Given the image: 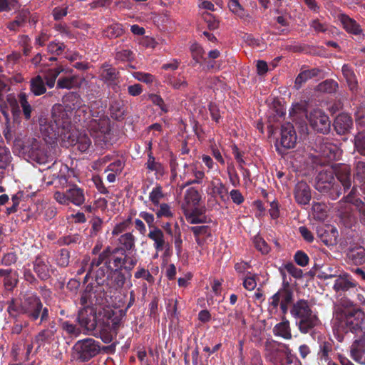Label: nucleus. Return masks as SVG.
Here are the masks:
<instances>
[{
	"instance_id": "052dcab7",
	"label": "nucleus",
	"mask_w": 365,
	"mask_h": 365,
	"mask_svg": "<svg viewBox=\"0 0 365 365\" xmlns=\"http://www.w3.org/2000/svg\"><path fill=\"white\" fill-rule=\"evenodd\" d=\"M113 254H116L115 252H114V249L110 247V246L106 247L102 252H101L98 255V258L101 259V262L103 263H105V267H110V257Z\"/></svg>"
},
{
	"instance_id": "79ce46f5",
	"label": "nucleus",
	"mask_w": 365,
	"mask_h": 365,
	"mask_svg": "<svg viewBox=\"0 0 365 365\" xmlns=\"http://www.w3.org/2000/svg\"><path fill=\"white\" fill-rule=\"evenodd\" d=\"M130 252H125L123 254H119L121 255L123 259V269L129 273L130 277H131L130 272L133 269L138 263V259L135 256L129 255Z\"/></svg>"
},
{
	"instance_id": "5701e85b",
	"label": "nucleus",
	"mask_w": 365,
	"mask_h": 365,
	"mask_svg": "<svg viewBox=\"0 0 365 365\" xmlns=\"http://www.w3.org/2000/svg\"><path fill=\"white\" fill-rule=\"evenodd\" d=\"M109 267H99L95 272L93 279L96 283V288L99 289V292H105L106 290H108L110 288V284L109 282L110 275L107 274ZM91 277L93 278L91 276Z\"/></svg>"
},
{
	"instance_id": "f03ea898",
	"label": "nucleus",
	"mask_w": 365,
	"mask_h": 365,
	"mask_svg": "<svg viewBox=\"0 0 365 365\" xmlns=\"http://www.w3.org/2000/svg\"><path fill=\"white\" fill-rule=\"evenodd\" d=\"M290 314L297 319L296 324L302 334L309 333L319 322V318L313 313L308 301L305 299H299L294 303Z\"/></svg>"
},
{
	"instance_id": "0eeeda50",
	"label": "nucleus",
	"mask_w": 365,
	"mask_h": 365,
	"mask_svg": "<svg viewBox=\"0 0 365 365\" xmlns=\"http://www.w3.org/2000/svg\"><path fill=\"white\" fill-rule=\"evenodd\" d=\"M310 126L317 132L326 134L331 128L329 116L320 109H314L307 115Z\"/></svg>"
},
{
	"instance_id": "de8ad7c7",
	"label": "nucleus",
	"mask_w": 365,
	"mask_h": 365,
	"mask_svg": "<svg viewBox=\"0 0 365 365\" xmlns=\"http://www.w3.org/2000/svg\"><path fill=\"white\" fill-rule=\"evenodd\" d=\"M336 271L329 265H319V271L317 277L321 279H327L333 277H336Z\"/></svg>"
},
{
	"instance_id": "393cba45",
	"label": "nucleus",
	"mask_w": 365,
	"mask_h": 365,
	"mask_svg": "<svg viewBox=\"0 0 365 365\" xmlns=\"http://www.w3.org/2000/svg\"><path fill=\"white\" fill-rule=\"evenodd\" d=\"M94 284L93 282H90L87 284L86 289L81 294V297L79 299V304L82 307L81 309H87L88 308H94V305L98 304V299H96V302H94L95 296H93L96 292H98V289L94 291Z\"/></svg>"
},
{
	"instance_id": "4468645a",
	"label": "nucleus",
	"mask_w": 365,
	"mask_h": 365,
	"mask_svg": "<svg viewBox=\"0 0 365 365\" xmlns=\"http://www.w3.org/2000/svg\"><path fill=\"white\" fill-rule=\"evenodd\" d=\"M294 292L288 282L283 281L282 287L271 297L269 305L277 309L279 303L291 304L293 302Z\"/></svg>"
},
{
	"instance_id": "6e6552de",
	"label": "nucleus",
	"mask_w": 365,
	"mask_h": 365,
	"mask_svg": "<svg viewBox=\"0 0 365 365\" xmlns=\"http://www.w3.org/2000/svg\"><path fill=\"white\" fill-rule=\"evenodd\" d=\"M354 194L355 187H353L351 192L337 202V209L341 213H343V210H346L348 205H354L359 213L361 223L365 226V197L364 201H363L359 198H356Z\"/></svg>"
},
{
	"instance_id": "c03bdc74",
	"label": "nucleus",
	"mask_w": 365,
	"mask_h": 365,
	"mask_svg": "<svg viewBox=\"0 0 365 365\" xmlns=\"http://www.w3.org/2000/svg\"><path fill=\"white\" fill-rule=\"evenodd\" d=\"M337 88H338L337 82L332 79L326 80V81L320 83L317 86V90L318 91L327 93H334L336 91Z\"/></svg>"
},
{
	"instance_id": "3c124183",
	"label": "nucleus",
	"mask_w": 365,
	"mask_h": 365,
	"mask_svg": "<svg viewBox=\"0 0 365 365\" xmlns=\"http://www.w3.org/2000/svg\"><path fill=\"white\" fill-rule=\"evenodd\" d=\"M81 235L79 234L68 235L61 237L57 240V245L59 246H68L71 244H76L81 242Z\"/></svg>"
},
{
	"instance_id": "7c9ffc66",
	"label": "nucleus",
	"mask_w": 365,
	"mask_h": 365,
	"mask_svg": "<svg viewBox=\"0 0 365 365\" xmlns=\"http://www.w3.org/2000/svg\"><path fill=\"white\" fill-rule=\"evenodd\" d=\"M152 143L148 144V160L145 163V168L151 172H155L156 175H163L164 173V168L162 163L157 161L153 155Z\"/></svg>"
},
{
	"instance_id": "c9c22d12",
	"label": "nucleus",
	"mask_w": 365,
	"mask_h": 365,
	"mask_svg": "<svg viewBox=\"0 0 365 365\" xmlns=\"http://www.w3.org/2000/svg\"><path fill=\"white\" fill-rule=\"evenodd\" d=\"M30 91L36 96H41L46 93V88L42 76L38 75L31 79Z\"/></svg>"
},
{
	"instance_id": "72a5a7b5",
	"label": "nucleus",
	"mask_w": 365,
	"mask_h": 365,
	"mask_svg": "<svg viewBox=\"0 0 365 365\" xmlns=\"http://www.w3.org/2000/svg\"><path fill=\"white\" fill-rule=\"evenodd\" d=\"M68 196L69 202H72L76 206H80L85 202L84 191L77 185H73L68 189Z\"/></svg>"
},
{
	"instance_id": "c85d7f7f",
	"label": "nucleus",
	"mask_w": 365,
	"mask_h": 365,
	"mask_svg": "<svg viewBox=\"0 0 365 365\" xmlns=\"http://www.w3.org/2000/svg\"><path fill=\"white\" fill-rule=\"evenodd\" d=\"M341 72L350 91L353 94H356L359 86L353 68L348 64H344L341 68Z\"/></svg>"
},
{
	"instance_id": "49530a36",
	"label": "nucleus",
	"mask_w": 365,
	"mask_h": 365,
	"mask_svg": "<svg viewBox=\"0 0 365 365\" xmlns=\"http://www.w3.org/2000/svg\"><path fill=\"white\" fill-rule=\"evenodd\" d=\"M253 244L256 250L262 255H267L271 250L267 242L259 235L254 237Z\"/></svg>"
},
{
	"instance_id": "b1692460",
	"label": "nucleus",
	"mask_w": 365,
	"mask_h": 365,
	"mask_svg": "<svg viewBox=\"0 0 365 365\" xmlns=\"http://www.w3.org/2000/svg\"><path fill=\"white\" fill-rule=\"evenodd\" d=\"M333 125L337 134L345 135L352 128V118L347 113H340L336 117Z\"/></svg>"
},
{
	"instance_id": "20e7f679",
	"label": "nucleus",
	"mask_w": 365,
	"mask_h": 365,
	"mask_svg": "<svg viewBox=\"0 0 365 365\" xmlns=\"http://www.w3.org/2000/svg\"><path fill=\"white\" fill-rule=\"evenodd\" d=\"M73 349L76 359L81 362L88 361L100 353V342L92 338L78 340L74 344Z\"/></svg>"
},
{
	"instance_id": "4c0bfd02",
	"label": "nucleus",
	"mask_w": 365,
	"mask_h": 365,
	"mask_svg": "<svg viewBox=\"0 0 365 365\" xmlns=\"http://www.w3.org/2000/svg\"><path fill=\"white\" fill-rule=\"evenodd\" d=\"M273 333L275 336H281L285 339H291L292 333L289 321L285 319L277 324L273 328Z\"/></svg>"
},
{
	"instance_id": "473e14b6",
	"label": "nucleus",
	"mask_w": 365,
	"mask_h": 365,
	"mask_svg": "<svg viewBox=\"0 0 365 365\" xmlns=\"http://www.w3.org/2000/svg\"><path fill=\"white\" fill-rule=\"evenodd\" d=\"M335 182L336 181L334 176V170L332 169L323 170L315 178L314 187H319V184L320 185H329Z\"/></svg>"
},
{
	"instance_id": "f257e3e1",
	"label": "nucleus",
	"mask_w": 365,
	"mask_h": 365,
	"mask_svg": "<svg viewBox=\"0 0 365 365\" xmlns=\"http://www.w3.org/2000/svg\"><path fill=\"white\" fill-rule=\"evenodd\" d=\"M39 126L44 139L49 143L61 140L62 145L69 147L75 141L71 115L62 105L53 107L50 118H41Z\"/></svg>"
},
{
	"instance_id": "a878e982",
	"label": "nucleus",
	"mask_w": 365,
	"mask_h": 365,
	"mask_svg": "<svg viewBox=\"0 0 365 365\" xmlns=\"http://www.w3.org/2000/svg\"><path fill=\"white\" fill-rule=\"evenodd\" d=\"M91 131L96 135L98 133L106 135L110 131V119L108 116L103 118H91L88 124Z\"/></svg>"
},
{
	"instance_id": "37998d69",
	"label": "nucleus",
	"mask_w": 365,
	"mask_h": 365,
	"mask_svg": "<svg viewBox=\"0 0 365 365\" xmlns=\"http://www.w3.org/2000/svg\"><path fill=\"white\" fill-rule=\"evenodd\" d=\"M55 261L58 267H67L70 263L69 250L66 248L60 249L55 256Z\"/></svg>"
},
{
	"instance_id": "4d7b16f0",
	"label": "nucleus",
	"mask_w": 365,
	"mask_h": 365,
	"mask_svg": "<svg viewBox=\"0 0 365 365\" xmlns=\"http://www.w3.org/2000/svg\"><path fill=\"white\" fill-rule=\"evenodd\" d=\"M19 102L22 107V110H23V113H24L25 118L26 120L30 119L31 111H32V108L27 101V97H26V93H21L19 95Z\"/></svg>"
},
{
	"instance_id": "423d86ee",
	"label": "nucleus",
	"mask_w": 365,
	"mask_h": 365,
	"mask_svg": "<svg viewBox=\"0 0 365 365\" xmlns=\"http://www.w3.org/2000/svg\"><path fill=\"white\" fill-rule=\"evenodd\" d=\"M341 326L345 331L357 333L362 331V323L365 319V313L360 309H347L341 314Z\"/></svg>"
},
{
	"instance_id": "a18cd8bd",
	"label": "nucleus",
	"mask_w": 365,
	"mask_h": 365,
	"mask_svg": "<svg viewBox=\"0 0 365 365\" xmlns=\"http://www.w3.org/2000/svg\"><path fill=\"white\" fill-rule=\"evenodd\" d=\"M355 150L361 155L365 156V131L356 134L354 140Z\"/></svg>"
},
{
	"instance_id": "9b49d317",
	"label": "nucleus",
	"mask_w": 365,
	"mask_h": 365,
	"mask_svg": "<svg viewBox=\"0 0 365 365\" xmlns=\"http://www.w3.org/2000/svg\"><path fill=\"white\" fill-rule=\"evenodd\" d=\"M359 288L360 287L358 282L348 273L338 275L333 286V289L336 292L344 294L347 292L349 294H351V292L355 293Z\"/></svg>"
},
{
	"instance_id": "1a4fd4ad",
	"label": "nucleus",
	"mask_w": 365,
	"mask_h": 365,
	"mask_svg": "<svg viewBox=\"0 0 365 365\" xmlns=\"http://www.w3.org/2000/svg\"><path fill=\"white\" fill-rule=\"evenodd\" d=\"M26 152L31 160L38 164H46L48 162L50 156L47 154L45 145L40 140L32 138L28 141Z\"/></svg>"
},
{
	"instance_id": "5fc2aeb1",
	"label": "nucleus",
	"mask_w": 365,
	"mask_h": 365,
	"mask_svg": "<svg viewBox=\"0 0 365 365\" xmlns=\"http://www.w3.org/2000/svg\"><path fill=\"white\" fill-rule=\"evenodd\" d=\"M62 329L69 336L77 337L81 332V329L76 325L69 321H65L61 323Z\"/></svg>"
},
{
	"instance_id": "aec40b11",
	"label": "nucleus",
	"mask_w": 365,
	"mask_h": 365,
	"mask_svg": "<svg viewBox=\"0 0 365 365\" xmlns=\"http://www.w3.org/2000/svg\"><path fill=\"white\" fill-rule=\"evenodd\" d=\"M118 246L114 247V252L116 254H123L125 252L136 251L135 242L136 237L133 232H128L122 234L117 240Z\"/></svg>"
},
{
	"instance_id": "ddd939ff",
	"label": "nucleus",
	"mask_w": 365,
	"mask_h": 365,
	"mask_svg": "<svg viewBox=\"0 0 365 365\" xmlns=\"http://www.w3.org/2000/svg\"><path fill=\"white\" fill-rule=\"evenodd\" d=\"M32 264L34 272L41 281L49 279L51 277V273L56 270L55 268H53L49 261L41 255H37Z\"/></svg>"
},
{
	"instance_id": "6ab92c4d",
	"label": "nucleus",
	"mask_w": 365,
	"mask_h": 365,
	"mask_svg": "<svg viewBox=\"0 0 365 365\" xmlns=\"http://www.w3.org/2000/svg\"><path fill=\"white\" fill-rule=\"evenodd\" d=\"M318 149L321 155L328 158L329 160H335L339 153V149L336 145L330 142L327 138L318 137L317 138Z\"/></svg>"
},
{
	"instance_id": "13d9d810",
	"label": "nucleus",
	"mask_w": 365,
	"mask_h": 365,
	"mask_svg": "<svg viewBox=\"0 0 365 365\" xmlns=\"http://www.w3.org/2000/svg\"><path fill=\"white\" fill-rule=\"evenodd\" d=\"M257 277V274H252L251 272H247L245 277L243 279V287L245 289L249 291H252L255 289L257 286L256 279Z\"/></svg>"
},
{
	"instance_id": "603ef678",
	"label": "nucleus",
	"mask_w": 365,
	"mask_h": 365,
	"mask_svg": "<svg viewBox=\"0 0 365 365\" xmlns=\"http://www.w3.org/2000/svg\"><path fill=\"white\" fill-rule=\"evenodd\" d=\"M185 199L188 204L195 206L198 205L200 200V195L199 192L194 188H189L186 190Z\"/></svg>"
},
{
	"instance_id": "6e6d98bb",
	"label": "nucleus",
	"mask_w": 365,
	"mask_h": 365,
	"mask_svg": "<svg viewBox=\"0 0 365 365\" xmlns=\"http://www.w3.org/2000/svg\"><path fill=\"white\" fill-rule=\"evenodd\" d=\"M61 71L58 68L49 69L48 73L46 74L45 86L47 85L48 88H53L55 85L56 80L58 76L60 74Z\"/></svg>"
},
{
	"instance_id": "f8f14e48",
	"label": "nucleus",
	"mask_w": 365,
	"mask_h": 365,
	"mask_svg": "<svg viewBox=\"0 0 365 365\" xmlns=\"http://www.w3.org/2000/svg\"><path fill=\"white\" fill-rule=\"evenodd\" d=\"M63 103L65 104V107L67 113L76 110L78 115H81V113H87L88 108L83 103L81 96L76 92H69L63 97Z\"/></svg>"
},
{
	"instance_id": "58836bf2",
	"label": "nucleus",
	"mask_w": 365,
	"mask_h": 365,
	"mask_svg": "<svg viewBox=\"0 0 365 365\" xmlns=\"http://www.w3.org/2000/svg\"><path fill=\"white\" fill-rule=\"evenodd\" d=\"M149 209L155 213L158 219L163 217L169 219L174 215L170 205L168 203H160L158 206H149Z\"/></svg>"
},
{
	"instance_id": "680f3d73",
	"label": "nucleus",
	"mask_w": 365,
	"mask_h": 365,
	"mask_svg": "<svg viewBox=\"0 0 365 365\" xmlns=\"http://www.w3.org/2000/svg\"><path fill=\"white\" fill-rule=\"evenodd\" d=\"M132 218L131 217H129L128 219L125 220L124 221L116 224L114 227V228L112 230V235H118L119 234L123 233L125 232L130 225H131Z\"/></svg>"
},
{
	"instance_id": "69168bd1",
	"label": "nucleus",
	"mask_w": 365,
	"mask_h": 365,
	"mask_svg": "<svg viewBox=\"0 0 365 365\" xmlns=\"http://www.w3.org/2000/svg\"><path fill=\"white\" fill-rule=\"evenodd\" d=\"M6 103H8L9 107L11 108V111L14 116L18 115L20 113L19 103L14 95H7Z\"/></svg>"
},
{
	"instance_id": "e2e57ef3",
	"label": "nucleus",
	"mask_w": 365,
	"mask_h": 365,
	"mask_svg": "<svg viewBox=\"0 0 365 365\" xmlns=\"http://www.w3.org/2000/svg\"><path fill=\"white\" fill-rule=\"evenodd\" d=\"M54 335L48 329L41 330L35 337V341L38 344V347L42 346L46 341L52 339Z\"/></svg>"
},
{
	"instance_id": "e433bc0d",
	"label": "nucleus",
	"mask_w": 365,
	"mask_h": 365,
	"mask_svg": "<svg viewBox=\"0 0 365 365\" xmlns=\"http://www.w3.org/2000/svg\"><path fill=\"white\" fill-rule=\"evenodd\" d=\"M354 181L365 190V161L359 160L355 163Z\"/></svg>"
},
{
	"instance_id": "2f4dec72",
	"label": "nucleus",
	"mask_w": 365,
	"mask_h": 365,
	"mask_svg": "<svg viewBox=\"0 0 365 365\" xmlns=\"http://www.w3.org/2000/svg\"><path fill=\"white\" fill-rule=\"evenodd\" d=\"M347 258L355 265L362 264L365 262V248L361 246L350 248L347 252Z\"/></svg>"
},
{
	"instance_id": "a19ab883",
	"label": "nucleus",
	"mask_w": 365,
	"mask_h": 365,
	"mask_svg": "<svg viewBox=\"0 0 365 365\" xmlns=\"http://www.w3.org/2000/svg\"><path fill=\"white\" fill-rule=\"evenodd\" d=\"M73 138L75 141L71 146L76 145L82 153L87 151L91 145V140L86 133H80L78 136L73 134Z\"/></svg>"
},
{
	"instance_id": "f3484780",
	"label": "nucleus",
	"mask_w": 365,
	"mask_h": 365,
	"mask_svg": "<svg viewBox=\"0 0 365 365\" xmlns=\"http://www.w3.org/2000/svg\"><path fill=\"white\" fill-rule=\"evenodd\" d=\"M120 77L119 71L112 66L105 63L102 64L100 68L101 79L110 86L113 90L118 87Z\"/></svg>"
},
{
	"instance_id": "dca6fc26",
	"label": "nucleus",
	"mask_w": 365,
	"mask_h": 365,
	"mask_svg": "<svg viewBox=\"0 0 365 365\" xmlns=\"http://www.w3.org/2000/svg\"><path fill=\"white\" fill-rule=\"evenodd\" d=\"M317 237L327 247L335 246L339 237L338 230L330 225L317 228Z\"/></svg>"
},
{
	"instance_id": "bb28decb",
	"label": "nucleus",
	"mask_w": 365,
	"mask_h": 365,
	"mask_svg": "<svg viewBox=\"0 0 365 365\" xmlns=\"http://www.w3.org/2000/svg\"><path fill=\"white\" fill-rule=\"evenodd\" d=\"M315 189L322 195L331 200H335L339 198L342 194L343 190L337 181L329 185H319V187H315Z\"/></svg>"
},
{
	"instance_id": "9d476101",
	"label": "nucleus",
	"mask_w": 365,
	"mask_h": 365,
	"mask_svg": "<svg viewBox=\"0 0 365 365\" xmlns=\"http://www.w3.org/2000/svg\"><path fill=\"white\" fill-rule=\"evenodd\" d=\"M297 136L294 125L286 122L281 125L280 138L277 140L276 147L280 151L279 145L284 149L293 148L297 143Z\"/></svg>"
},
{
	"instance_id": "ea45409f",
	"label": "nucleus",
	"mask_w": 365,
	"mask_h": 365,
	"mask_svg": "<svg viewBox=\"0 0 365 365\" xmlns=\"http://www.w3.org/2000/svg\"><path fill=\"white\" fill-rule=\"evenodd\" d=\"M80 86L78 78L76 76L61 77L57 81L56 88L59 89H71Z\"/></svg>"
},
{
	"instance_id": "864d4df0",
	"label": "nucleus",
	"mask_w": 365,
	"mask_h": 365,
	"mask_svg": "<svg viewBox=\"0 0 365 365\" xmlns=\"http://www.w3.org/2000/svg\"><path fill=\"white\" fill-rule=\"evenodd\" d=\"M174 245L178 256H180L182 251V240L181 237V232L178 224L175 225L174 236L173 237Z\"/></svg>"
},
{
	"instance_id": "c756f323",
	"label": "nucleus",
	"mask_w": 365,
	"mask_h": 365,
	"mask_svg": "<svg viewBox=\"0 0 365 365\" xmlns=\"http://www.w3.org/2000/svg\"><path fill=\"white\" fill-rule=\"evenodd\" d=\"M148 237L154 242L153 247L157 252L162 251L165 248V235L161 229L154 227L150 230Z\"/></svg>"
},
{
	"instance_id": "2eb2a0df",
	"label": "nucleus",
	"mask_w": 365,
	"mask_h": 365,
	"mask_svg": "<svg viewBox=\"0 0 365 365\" xmlns=\"http://www.w3.org/2000/svg\"><path fill=\"white\" fill-rule=\"evenodd\" d=\"M77 322L81 327L88 331L95 330L98 324L96 309H81L78 311Z\"/></svg>"
},
{
	"instance_id": "412c9836",
	"label": "nucleus",
	"mask_w": 365,
	"mask_h": 365,
	"mask_svg": "<svg viewBox=\"0 0 365 365\" xmlns=\"http://www.w3.org/2000/svg\"><path fill=\"white\" fill-rule=\"evenodd\" d=\"M195 237L197 245L203 247L208 241H212V229L208 225L192 226L189 227Z\"/></svg>"
},
{
	"instance_id": "774afa93",
	"label": "nucleus",
	"mask_w": 365,
	"mask_h": 365,
	"mask_svg": "<svg viewBox=\"0 0 365 365\" xmlns=\"http://www.w3.org/2000/svg\"><path fill=\"white\" fill-rule=\"evenodd\" d=\"M294 262L301 267H305L309 264V257L302 250H298L294 255Z\"/></svg>"
},
{
	"instance_id": "f704fd0d",
	"label": "nucleus",
	"mask_w": 365,
	"mask_h": 365,
	"mask_svg": "<svg viewBox=\"0 0 365 365\" xmlns=\"http://www.w3.org/2000/svg\"><path fill=\"white\" fill-rule=\"evenodd\" d=\"M190 51L192 56L190 65L192 67L196 66L197 64L202 65V60L205 58L203 48L199 43L195 42L190 46Z\"/></svg>"
},
{
	"instance_id": "8fccbe9b",
	"label": "nucleus",
	"mask_w": 365,
	"mask_h": 365,
	"mask_svg": "<svg viewBox=\"0 0 365 365\" xmlns=\"http://www.w3.org/2000/svg\"><path fill=\"white\" fill-rule=\"evenodd\" d=\"M125 275L122 272V270L115 269L113 271V280L112 284H110V288L113 287L115 289L122 288L125 283Z\"/></svg>"
},
{
	"instance_id": "7ed1b4c3",
	"label": "nucleus",
	"mask_w": 365,
	"mask_h": 365,
	"mask_svg": "<svg viewBox=\"0 0 365 365\" xmlns=\"http://www.w3.org/2000/svg\"><path fill=\"white\" fill-rule=\"evenodd\" d=\"M21 314L25 315L31 322L40 318V324L49 319L48 309L43 307L40 297L34 294L25 296L21 300Z\"/></svg>"
},
{
	"instance_id": "338daca9",
	"label": "nucleus",
	"mask_w": 365,
	"mask_h": 365,
	"mask_svg": "<svg viewBox=\"0 0 365 365\" xmlns=\"http://www.w3.org/2000/svg\"><path fill=\"white\" fill-rule=\"evenodd\" d=\"M133 76L136 80L148 84L153 83L155 79L153 75L140 71L134 72Z\"/></svg>"
},
{
	"instance_id": "cd10ccee",
	"label": "nucleus",
	"mask_w": 365,
	"mask_h": 365,
	"mask_svg": "<svg viewBox=\"0 0 365 365\" xmlns=\"http://www.w3.org/2000/svg\"><path fill=\"white\" fill-rule=\"evenodd\" d=\"M315 189L322 195L331 200H335L339 198L342 194L343 190L337 181L329 185H319V187H315Z\"/></svg>"
},
{
	"instance_id": "09e8293b",
	"label": "nucleus",
	"mask_w": 365,
	"mask_h": 365,
	"mask_svg": "<svg viewBox=\"0 0 365 365\" xmlns=\"http://www.w3.org/2000/svg\"><path fill=\"white\" fill-rule=\"evenodd\" d=\"M164 197L162 187L158 185L153 188L152 191L149 193V200L152 202L150 206L160 205V201Z\"/></svg>"
},
{
	"instance_id": "39448f33",
	"label": "nucleus",
	"mask_w": 365,
	"mask_h": 365,
	"mask_svg": "<svg viewBox=\"0 0 365 365\" xmlns=\"http://www.w3.org/2000/svg\"><path fill=\"white\" fill-rule=\"evenodd\" d=\"M289 350L287 344L273 339H267L264 343V356L274 365H283L284 356Z\"/></svg>"
},
{
	"instance_id": "a211bd4d",
	"label": "nucleus",
	"mask_w": 365,
	"mask_h": 365,
	"mask_svg": "<svg viewBox=\"0 0 365 365\" xmlns=\"http://www.w3.org/2000/svg\"><path fill=\"white\" fill-rule=\"evenodd\" d=\"M293 195L296 202L299 205H309L312 199L311 188L308 183L303 180L295 185Z\"/></svg>"
},
{
	"instance_id": "0e129e2a",
	"label": "nucleus",
	"mask_w": 365,
	"mask_h": 365,
	"mask_svg": "<svg viewBox=\"0 0 365 365\" xmlns=\"http://www.w3.org/2000/svg\"><path fill=\"white\" fill-rule=\"evenodd\" d=\"M149 99L152 101V103L154 105L158 106L162 112L165 113L168 112V106L165 103L164 100L161 98L160 96L152 93L149 95Z\"/></svg>"
},
{
	"instance_id": "bf43d9fd",
	"label": "nucleus",
	"mask_w": 365,
	"mask_h": 365,
	"mask_svg": "<svg viewBox=\"0 0 365 365\" xmlns=\"http://www.w3.org/2000/svg\"><path fill=\"white\" fill-rule=\"evenodd\" d=\"M110 115L111 117L117 120H120L123 119L124 117V110L123 107L120 105L119 103H114L110 106Z\"/></svg>"
},
{
	"instance_id": "4be33fe9",
	"label": "nucleus",
	"mask_w": 365,
	"mask_h": 365,
	"mask_svg": "<svg viewBox=\"0 0 365 365\" xmlns=\"http://www.w3.org/2000/svg\"><path fill=\"white\" fill-rule=\"evenodd\" d=\"M334 170L338 182L343 186V190L346 192L351 186V168L346 164H339Z\"/></svg>"
}]
</instances>
